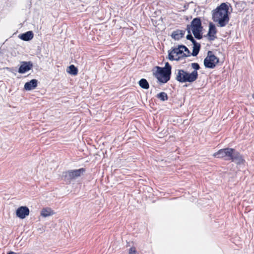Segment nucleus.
I'll list each match as a JSON object with an SVG mask.
<instances>
[{"mask_svg":"<svg viewBox=\"0 0 254 254\" xmlns=\"http://www.w3.org/2000/svg\"><path fill=\"white\" fill-rule=\"evenodd\" d=\"M187 30L188 31V34L187 35L186 38L188 40H191L193 39V37H192V35L190 33V27L187 28Z\"/></svg>","mask_w":254,"mask_h":254,"instance_id":"obj_22","label":"nucleus"},{"mask_svg":"<svg viewBox=\"0 0 254 254\" xmlns=\"http://www.w3.org/2000/svg\"><path fill=\"white\" fill-rule=\"evenodd\" d=\"M190 27V30L192 32L194 37L197 39H201L202 38V31L203 27L199 17L194 18L191 22L190 25H188L187 27Z\"/></svg>","mask_w":254,"mask_h":254,"instance_id":"obj_4","label":"nucleus"},{"mask_svg":"<svg viewBox=\"0 0 254 254\" xmlns=\"http://www.w3.org/2000/svg\"><path fill=\"white\" fill-rule=\"evenodd\" d=\"M253 98H254V95H253Z\"/></svg>","mask_w":254,"mask_h":254,"instance_id":"obj_27","label":"nucleus"},{"mask_svg":"<svg viewBox=\"0 0 254 254\" xmlns=\"http://www.w3.org/2000/svg\"><path fill=\"white\" fill-rule=\"evenodd\" d=\"M7 254H29L22 253H16V252L10 251V252H8Z\"/></svg>","mask_w":254,"mask_h":254,"instance_id":"obj_25","label":"nucleus"},{"mask_svg":"<svg viewBox=\"0 0 254 254\" xmlns=\"http://www.w3.org/2000/svg\"><path fill=\"white\" fill-rule=\"evenodd\" d=\"M34 35L31 31H27L24 33L20 34L18 37L23 41H28L33 38Z\"/></svg>","mask_w":254,"mask_h":254,"instance_id":"obj_14","label":"nucleus"},{"mask_svg":"<svg viewBox=\"0 0 254 254\" xmlns=\"http://www.w3.org/2000/svg\"><path fill=\"white\" fill-rule=\"evenodd\" d=\"M219 62V59L211 51H208L207 56L204 60V65L206 68H214Z\"/></svg>","mask_w":254,"mask_h":254,"instance_id":"obj_6","label":"nucleus"},{"mask_svg":"<svg viewBox=\"0 0 254 254\" xmlns=\"http://www.w3.org/2000/svg\"><path fill=\"white\" fill-rule=\"evenodd\" d=\"M18 69L19 73H24L30 70L33 67V64L31 62H22Z\"/></svg>","mask_w":254,"mask_h":254,"instance_id":"obj_10","label":"nucleus"},{"mask_svg":"<svg viewBox=\"0 0 254 254\" xmlns=\"http://www.w3.org/2000/svg\"><path fill=\"white\" fill-rule=\"evenodd\" d=\"M38 81L33 79L31 80L29 82H26L24 85V89L26 90L30 91L35 89L37 86Z\"/></svg>","mask_w":254,"mask_h":254,"instance_id":"obj_13","label":"nucleus"},{"mask_svg":"<svg viewBox=\"0 0 254 254\" xmlns=\"http://www.w3.org/2000/svg\"><path fill=\"white\" fill-rule=\"evenodd\" d=\"M200 48V45L198 44L197 46H193L192 52L191 54L193 56H196L199 52Z\"/></svg>","mask_w":254,"mask_h":254,"instance_id":"obj_20","label":"nucleus"},{"mask_svg":"<svg viewBox=\"0 0 254 254\" xmlns=\"http://www.w3.org/2000/svg\"><path fill=\"white\" fill-rule=\"evenodd\" d=\"M29 209L26 206H20L16 211V216L20 219H24L29 214Z\"/></svg>","mask_w":254,"mask_h":254,"instance_id":"obj_9","label":"nucleus"},{"mask_svg":"<svg viewBox=\"0 0 254 254\" xmlns=\"http://www.w3.org/2000/svg\"><path fill=\"white\" fill-rule=\"evenodd\" d=\"M156 67L157 70L154 75L158 81L162 83L167 82L171 77V66L168 63H166L164 67L157 66Z\"/></svg>","mask_w":254,"mask_h":254,"instance_id":"obj_3","label":"nucleus"},{"mask_svg":"<svg viewBox=\"0 0 254 254\" xmlns=\"http://www.w3.org/2000/svg\"><path fill=\"white\" fill-rule=\"evenodd\" d=\"M191 66L192 68L194 69V70H195L197 71V70H198L200 68V66L197 63H192L191 64Z\"/></svg>","mask_w":254,"mask_h":254,"instance_id":"obj_23","label":"nucleus"},{"mask_svg":"<svg viewBox=\"0 0 254 254\" xmlns=\"http://www.w3.org/2000/svg\"><path fill=\"white\" fill-rule=\"evenodd\" d=\"M51 214V210L50 208L43 209L41 212V215L44 217L50 216Z\"/></svg>","mask_w":254,"mask_h":254,"instance_id":"obj_19","label":"nucleus"},{"mask_svg":"<svg viewBox=\"0 0 254 254\" xmlns=\"http://www.w3.org/2000/svg\"><path fill=\"white\" fill-rule=\"evenodd\" d=\"M229 7L225 3H222L213 11L212 18L218 26H225L229 21L228 16Z\"/></svg>","mask_w":254,"mask_h":254,"instance_id":"obj_1","label":"nucleus"},{"mask_svg":"<svg viewBox=\"0 0 254 254\" xmlns=\"http://www.w3.org/2000/svg\"><path fill=\"white\" fill-rule=\"evenodd\" d=\"M185 34V31L177 30L172 32L171 37L176 40H179L182 38Z\"/></svg>","mask_w":254,"mask_h":254,"instance_id":"obj_15","label":"nucleus"},{"mask_svg":"<svg viewBox=\"0 0 254 254\" xmlns=\"http://www.w3.org/2000/svg\"><path fill=\"white\" fill-rule=\"evenodd\" d=\"M129 254H136L135 248L134 247L130 248L129 251Z\"/></svg>","mask_w":254,"mask_h":254,"instance_id":"obj_24","label":"nucleus"},{"mask_svg":"<svg viewBox=\"0 0 254 254\" xmlns=\"http://www.w3.org/2000/svg\"><path fill=\"white\" fill-rule=\"evenodd\" d=\"M190 41L193 44V46H197L198 44H200L199 43H197L194 38L192 40H191Z\"/></svg>","mask_w":254,"mask_h":254,"instance_id":"obj_26","label":"nucleus"},{"mask_svg":"<svg viewBox=\"0 0 254 254\" xmlns=\"http://www.w3.org/2000/svg\"><path fill=\"white\" fill-rule=\"evenodd\" d=\"M85 171V169L80 168L77 170H69L64 173V177L67 180L75 179L81 176Z\"/></svg>","mask_w":254,"mask_h":254,"instance_id":"obj_8","label":"nucleus"},{"mask_svg":"<svg viewBox=\"0 0 254 254\" xmlns=\"http://www.w3.org/2000/svg\"><path fill=\"white\" fill-rule=\"evenodd\" d=\"M180 47L184 50V54H185V57H190V52L186 46L181 45H180Z\"/></svg>","mask_w":254,"mask_h":254,"instance_id":"obj_21","label":"nucleus"},{"mask_svg":"<svg viewBox=\"0 0 254 254\" xmlns=\"http://www.w3.org/2000/svg\"><path fill=\"white\" fill-rule=\"evenodd\" d=\"M168 57L170 61H178L185 58V54H184V50L181 48L180 45H178V47L172 48L169 51Z\"/></svg>","mask_w":254,"mask_h":254,"instance_id":"obj_5","label":"nucleus"},{"mask_svg":"<svg viewBox=\"0 0 254 254\" xmlns=\"http://www.w3.org/2000/svg\"><path fill=\"white\" fill-rule=\"evenodd\" d=\"M139 85L143 89H148L149 87V85L146 79L142 78L138 82Z\"/></svg>","mask_w":254,"mask_h":254,"instance_id":"obj_17","label":"nucleus"},{"mask_svg":"<svg viewBox=\"0 0 254 254\" xmlns=\"http://www.w3.org/2000/svg\"><path fill=\"white\" fill-rule=\"evenodd\" d=\"M176 79L181 83L193 82L198 78V72L195 70L189 73L184 69H178L175 73Z\"/></svg>","mask_w":254,"mask_h":254,"instance_id":"obj_2","label":"nucleus"},{"mask_svg":"<svg viewBox=\"0 0 254 254\" xmlns=\"http://www.w3.org/2000/svg\"><path fill=\"white\" fill-rule=\"evenodd\" d=\"M234 149L226 148L219 150L213 154L215 157L223 158L226 161H230L232 159Z\"/></svg>","mask_w":254,"mask_h":254,"instance_id":"obj_7","label":"nucleus"},{"mask_svg":"<svg viewBox=\"0 0 254 254\" xmlns=\"http://www.w3.org/2000/svg\"><path fill=\"white\" fill-rule=\"evenodd\" d=\"M157 97L160 99L162 101H164L167 100L168 99V97L167 94L164 92H162L157 95Z\"/></svg>","mask_w":254,"mask_h":254,"instance_id":"obj_18","label":"nucleus"},{"mask_svg":"<svg viewBox=\"0 0 254 254\" xmlns=\"http://www.w3.org/2000/svg\"><path fill=\"white\" fill-rule=\"evenodd\" d=\"M230 161L237 164H243L244 162L242 155L238 152L235 151V149L233 150L232 152V159H231Z\"/></svg>","mask_w":254,"mask_h":254,"instance_id":"obj_11","label":"nucleus"},{"mask_svg":"<svg viewBox=\"0 0 254 254\" xmlns=\"http://www.w3.org/2000/svg\"><path fill=\"white\" fill-rule=\"evenodd\" d=\"M217 31L214 24L210 23L209 25V30L207 33L208 39L209 41H213L216 38Z\"/></svg>","mask_w":254,"mask_h":254,"instance_id":"obj_12","label":"nucleus"},{"mask_svg":"<svg viewBox=\"0 0 254 254\" xmlns=\"http://www.w3.org/2000/svg\"><path fill=\"white\" fill-rule=\"evenodd\" d=\"M66 71L71 75H76L77 74L78 69L74 65L72 64L68 67Z\"/></svg>","mask_w":254,"mask_h":254,"instance_id":"obj_16","label":"nucleus"}]
</instances>
